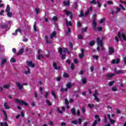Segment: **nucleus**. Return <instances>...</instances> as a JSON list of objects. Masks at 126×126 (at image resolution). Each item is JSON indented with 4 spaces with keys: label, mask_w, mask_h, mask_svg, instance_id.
Here are the masks:
<instances>
[{
    "label": "nucleus",
    "mask_w": 126,
    "mask_h": 126,
    "mask_svg": "<svg viewBox=\"0 0 126 126\" xmlns=\"http://www.w3.org/2000/svg\"><path fill=\"white\" fill-rule=\"evenodd\" d=\"M88 106L89 107V108H90V109H92V108H94V104H90V103H89L88 104Z\"/></svg>",
    "instance_id": "49530a36"
},
{
    "label": "nucleus",
    "mask_w": 126,
    "mask_h": 126,
    "mask_svg": "<svg viewBox=\"0 0 126 126\" xmlns=\"http://www.w3.org/2000/svg\"><path fill=\"white\" fill-rule=\"evenodd\" d=\"M45 40L47 44H51L52 43V41L50 39H48L47 36H45Z\"/></svg>",
    "instance_id": "5701e85b"
},
{
    "label": "nucleus",
    "mask_w": 126,
    "mask_h": 126,
    "mask_svg": "<svg viewBox=\"0 0 126 126\" xmlns=\"http://www.w3.org/2000/svg\"><path fill=\"white\" fill-rule=\"evenodd\" d=\"M24 73H25V74H28V73H30V69L29 68H28V70L25 71Z\"/></svg>",
    "instance_id": "de8ad7c7"
},
{
    "label": "nucleus",
    "mask_w": 126,
    "mask_h": 126,
    "mask_svg": "<svg viewBox=\"0 0 126 126\" xmlns=\"http://www.w3.org/2000/svg\"><path fill=\"white\" fill-rule=\"evenodd\" d=\"M15 102L17 103L18 104H19L20 105H24L26 106V107H27L28 106V103H26L24 100H19L17 98H16L15 99Z\"/></svg>",
    "instance_id": "f03ea898"
},
{
    "label": "nucleus",
    "mask_w": 126,
    "mask_h": 126,
    "mask_svg": "<svg viewBox=\"0 0 126 126\" xmlns=\"http://www.w3.org/2000/svg\"><path fill=\"white\" fill-rule=\"evenodd\" d=\"M66 126V124H65V123L64 122L61 123V126Z\"/></svg>",
    "instance_id": "774afa93"
},
{
    "label": "nucleus",
    "mask_w": 126,
    "mask_h": 126,
    "mask_svg": "<svg viewBox=\"0 0 126 126\" xmlns=\"http://www.w3.org/2000/svg\"><path fill=\"white\" fill-rule=\"evenodd\" d=\"M10 63H16V60L14 59V58H12L10 60Z\"/></svg>",
    "instance_id": "c03bdc74"
},
{
    "label": "nucleus",
    "mask_w": 126,
    "mask_h": 126,
    "mask_svg": "<svg viewBox=\"0 0 126 126\" xmlns=\"http://www.w3.org/2000/svg\"><path fill=\"white\" fill-rule=\"evenodd\" d=\"M114 71L115 72H116V73H118V74L121 73V74H124V73L126 72L125 71L123 70H117V69H114Z\"/></svg>",
    "instance_id": "9b49d317"
},
{
    "label": "nucleus",
    "mask_w": 126,
    "mask_h": 126,
    "mask_svg": "<svg viewBox=\"0 0 126 126\" xmlns=\"http://www.w3.org/2000/svg\"><path fill=\"white\" fill-rule=\"evenodd\" d=\"M110 122L111 124H115L116 123V121L115 120H112V119L110 120Z\"/></svg>",
    "instance_id": "680f3d73"
},
{
    "label": "nucleus",
    "mask_w": 126,
    "mask_h": 126,
    "mask_svg": "<svg viewBox=\"0 0 126 126\" xmlns=\"http://www.w3.org/2000/svg\"><path fill=\"white\" fill-rule=\"evenodd\" d=\"M7 62V60L6 59H4L2 60L0 63V66H1V65H3Z\"/></svg>",
    "instance_id": "f3484780"
},
{
    "label": "nucleus",
    "mask_w": 126,
    "mask_h": 126,
    "mask_svg": "<svg viewBox=\"0 0 126 126\" xmlns=\"http://www.w3.org/2000/svg\"><path fill=\"white\" fill-rule=\"evenodd\" d=\"M84 49H81V54H79V58L80 59H82V58H83V57H84Z\"/></svg>",
    "instance_id": "2eb2a0df"
},
{
    "label": "nucleus",
    "mask_w": 126,
    "mask_h": 126,
    "mask_svg": "<svg viewBox=\"0 0 126 126\" xmlns=\"http://www.w3.org/2000/svg\"><path fill=\"white\" fill-rule=\"evenodd\" d=\"M61 79H62V76H61L57 77L56 78V80L57 81H61Z\"/></svg>",
    "instance_id": "3c124183"
},
{
    "label": "nucleus",
    "mask_w": 126,
    "mask_h": 126,
    "mask_svg": "<svg viewBox=\"0 0 126 126\" xmlns=\"http://www.w3.org/2000/svg\"><path fill=\"white\" fill-rule=\"evenodd\" d=\"M65 105H68L69 104V102L68 101V100H67V99H65Z\"/></svg>",
    "instance_id": "bf43d9fd"
},
{
    "label": "nucleus",
    "mask_w": 126,
    "mask_h": 126,
    "mask_svg": "<svg viewBox=\"0 0 126 126\" xmlns=\"http://www.w3.org/2000/svg\"><path fill=\"white\" fill-rule=\"evenodd\" d=\"M115 41H116L117 43H119V42H120V40H119V36H115Z\"/></svg>",
    "instance_id": "4d7b16f0"
},
{
    "label": "nucleus",
    "mask_w": 126,
    "mask_h": 126,
    "mask_svg": "<svg viewBox=\"0 0 126 126\" xmlns=\"http://www.w3.org/2000/svg\"><path fill=\"white\" fill-rule=\"evenodd\" d=\"M63 48H62V47H60L59 50V54H60V55H62V54H63Z\"/></svg>",
    "instance_id": "8fccbe9b"
},
{
    "label": "nucleus",
    "mask_w": 126,
    "mask_h": 126,
    "mask_svg": "<svg viewBox=\"0 0 126 126\" xmlns=\"http://www.w3.org/2000/svg\"><path fill=\"white\" fill-rule=\"evenodd\" d=\"M69 46L71 50H73V43H71V42H69Z\"/></svg>",
    "instance_id": "7c9ffc66"
},
{
    "label": "nucleus",
    "mask_w": 126,
    "mask_h": 126,
    "mask_svg": "<svg viewBox=\"0 0 126 126\" xmlns=\"http://www.w3.org/2000/svg\"><path fill=\"white\" fill-rule=\"evenodd\" d=\"M86 111L85 110V107L83 106L82 107V112H83V113H84Z\"/></svg>",
    "instance_id": "338daca9"
},
{
    "label": "nucleus",
    "mask_w": 126,
    "mask_h": 126,
    "mask_svg": "<svg viewBox=\"0 0 126 126\" xmlns=\"http://www.w3.org/2000/svg\"><path fill=\"white\" fill-rule=\"evenodd\" d=\"M27 64L28 66H30L31 67H35V64L33 63L32 61H26Z\"/></svg>",
    "instance_id": "423d86ee"
},
{
    "label": "nucleus",
    "mask_w": 126,
    "mask_h": 126,
    "mask_svg": "<svg viewBox=\"0 0 126 126\" xmlns=\"http://www.w3.org/2000/svg\"><path fill=\"white\" fill-rule=\"evenodd\" d=\"M5 11V12H8L10 11V6H9V5H7Z\"/></svg>",
    "instance_id": "4be33fe9"
},
{
    "label": "nucleus",
    "mask_w": 126,
    "mask_h": 126,
    "mask_svg": "<svg viewBox=\"0 0 126 126\" xmlns=\"http://www.w3.org/2000/svg\"><path fill=\"white\" fill-rule=\"evenodd\" d=\"M115 75H116L114 73H110L106 74L105 76L107 78H111L112 77H113V76H115Z\"/></svg>",
    "instance_id": "4468645a"
},
{
    "label": "nucleus",
    "mask_w": 126,
    "mask_h": 126,
    "mask_svg": "<svg viewBox=\"0 0 126 126\" xmlns=\"http://www.w3.org/2000/svg\"><path fill=\"white\" fill-rule=\"evenodd\" d=\"M117 36L119 39H121V37L122 36V38L124 41H126V35L125 33H121L120 31L118 32Z\"/></svg>",
    "instance_id": "20e7f679"
},
{
    "label": "nucleus",
    "mask_w": 126,
    "mask_h": 126,
    "mask_svg": "<svg viewBox=\"0 0 126 126\" xmlns=\"http://www.w3.org/2000/svg\"><path fill=\"white\" fill-rule=\"evenodd\" d=\"M78 39L79 40H82L83 39V37L82 36V34H79L78 36Z\"/></svg>",
    "instance_id": "09e8293b"
},
{
    "label": "nucleus",
    "mask_w": 126,
    "mask_h": 126,
    "mask_svg": "<svg viewBox=\"0 0 126 126\" xmlns=\"http://www.w3.org/2000/svg\"><path fill=\"white\" fill-rule=\"evenodd\" d=\"M114 83H115V81L109 82L108 83V85L109 86H112V85H114Z\"/></svg>",
    "instance_id": "ea45409f"
},
{
    "label": "nucleus",
    "mask_w": 126,
    "mask_h": 126,
    "mask_svg": "<svg viewBox=\"0 0 126 126\" xmlns=\"http://www.w3.org/2000/svg\"><path fill=\"white\" fill-rule=\"evenodd\" d=\"M120 61H121V59H120V58H118L116 59V60H112V63H113V64L120 63Z\"/></svg>",
    "instance_id": "1a4fd4ad"
},
{
    "label": "nucleus",
    "mask_w": 126,
    "mask_h": 126,
    "mask_svg": "<svg viewBox=\"0 0 126 126\" xmlns=\"http://www.w3.org/2000/svg\"><path fill=\"white\" fill-rule=\"evenodd\" d=\"M91 72H93V71H94V66H92L91 67Z\"/></svg>",
    "instance_id": "69168bd1"
},
{
    "label": "nucleus",
    "mask_w": 126,
    "mask_h": 126,
    "mask_svg": "<svg viewBox=\"0 0 126 126\" xmlns=\"http://www.w3.org/2000/svg\"><path fill=\"white\" fill-rule=\"evenodd\" d=\"M41 59H44V56L42 54H38L36 56V59L41 61Z\"/></svg>",
    "instance_id": "dca6fc26"
},
{
    "label": "nucleus",
    "mask_w": 126,
    "mask_h": 126,
    "mask_svg": "<svg viewBox=\"0 0 126 126\" xmlns=\"http://www.w3.org/2000/svg\"><path fill=\"white\" fill-rule=\"evenodd\" d=\"M33 30L34 32H37V25L36 24V22H34L33 24Z\"/></svg>",
    "instance_id": "393cba45"
},
{
    "label": "nucleus",
    "mask_w": 126,
    "mask_h": 126,
    "mask_svg": "<svg viewBox=\"0 0 126 126\" xmlns=\"http://www.w3.org/2000/svg\"><path fill=\"white\" fill-rule=\"evenodd\" d=\"M90 3H91V4H97L96 0H93L92 1H90Z\"/></svg>",
    "instance_id": "a19ab883"
},
{
    "label": "nucleus",
    "mask_w": 126,
    "mask_h": 126,
    "mask_svg": "<svg viewBox=\"0 0 126 126\" xmlns=\"http://www.w3.org/2000/svg\"><path fill=\"white\" fill-rule=\"evenodd\" d=\"M105 21V18L101 19L99 22L100 24H101V23H103Z\"/></svg>",
    "instance_id": "0e129e2a"
},
{
    "label": "nucleus",
    "mask_w": 126,
    "mask_h": 126,
    "mask_svg": "<svg viewBox=\"0 0 126 126\" xmlns=\"http://www.w3.org/2000/svg\"><path fill=\"white\" fill-rule=\"evenodd\" d=\"M70 68L72 69V70H74V68H75V66L73 64V63H71Z\"/></svg>",
    "instance_id": "37998d69"
},
{
    "label": "nucleus",
    "mask_w": 126,
    "mask_h": 126,
    "mask_svg": "<svg viewBox=\"0 0 126 126\" xmlns=\"http://www.w3.org/2000/svg\"><path fill=\"white\" fill-rule=\"evenodd\" d=\"M93 59H94V60H96V61H98V59H99V56H98L97 55H93Z\"/></svg>",
    "instance_id": "58836bf2"
},
{
    "label": "nucleus",
    "mask_w": 126,
    "mask_h": 126,
    "mask_svg": "<svg viewBox=\"0 0 126 126\" xmlns=\"http://www.w3.org/2000/svg\"><path fill=\"white\" fill-rule=\"evenodd\" d=\"M63 77H64L65 78H68V77H69V75L67 73L64 72L63 74Z\"/></svg>",
    "instance_id": "b1692460"
},
{
    "label": "nucleus",
    "mask_w": 126,
    "mask_h": 126,
    "mask_svg": "<svg viewBox=\"0 0 126 126\" xmlns=\"http://www.w3.org/2000/svg\"><path fill=\"white\" fill-rule=\"evenodd\" d=\"M68 51V49L67 48H63V52L65 54Z\"/></svg>",
    "instance_id": "6e6d98bb"
},
{
    "label": "nucleus",
    "mask_w": 126,
    "mask_h": 126,
    "mask_svg": "<svg viewBox=\"0 0 126 126\" xmlns=\"http://www.w3.org/2000/svg\"><path fill=\"white\" fill-rule=\"evenodd\" d=\"M7 15L8 17L11 18L12 16H13V14L10 12H7Z\"/></svg>",
    "instance_id": "a878e982"
},
{
    "label": "nucleus",
    "mask_w": 126,
    "mask_h": 126,
    "mask_svg": "<svg viewBox=\"0 0 126 126\" xmlns=\"http://www.w3.org/2000/svg\"><path fill=\"white\" fill-rule=\"evenodd\" d=\"M82 82L83 84H86V83H87V80L86 79V78H82Z\"/></svg>",
    "instance_id": "c756f323"
},
{
    "label": "nucleus",
    "mask_w": 126,
    "mask_h": 126,
    "mask_svg": "<svg viewBox=\"0 0 126 126\" xmlns=\"http://www.w3.org/2000/svg\"><path fill=\"white\" fill-rule=\"evenodd\" d=\"M83 16H84V12H83V11H81L80 14L78 15V17H79V18L83 17Z\"/></svg>",
    "instance_id": "2f4dec72"
},
{
    "label": "nucleus",
    "mask_w": 126,
    "mask_h": 126,
    "mask_svg": "<svg viewBox=\"0 0 126 126\" xmlns=\"http://www.w3.org/2000/svg\"><path fill=\"white\" fill-rule=\"evenodd\" d=\"M53 67H54L55 69H58V66L57 65V63L56 62H54L53 63Z\"/></svg>",
    "instance_id": "72a5a7b5"
},
{
    "label": "nucleus",
    "mask_w": 126,
    "mask_h": 126,
    "mask_svg": "<svg viewBox=\"0 0 126 126\" xmlns=\"http://www.w3.org/2000/svg\"><path fill=\"white\" fill-rule=\"evenodd\" d=\"M119 6L123 9V10H126V8L123 6V5L119 4Z\"/></svg>",
    "instance_id": "5fc2aeb1"
},
{
    "label": "nucleus",
    "mask_w": 126,
    "mask_h": 126,
    "mask_svg": "<svg viewBox=\"0 0 126 126\" xmlns=\"http://www.w3.org/2000/svg\"><path fill=\"white\" fill-rule=\"evenodd\" d=\"M7 24H1L0 26V28H7Z\"/></svg>",
    "instance_id": "cd10ccee"
},
{
    "label": "nucleus",
    "mask_w": 126,
    "mask_h": 126,
    "mask_svg": "<svg viewBox=\"0 0 126 126\" xmlns=\"http://www.w3.org/2000/svg\"><path fill=\"white\" fill-rule=\"evenodd\" d=\"M115 53V49L113 48V47H109L108 48V54L111 56V55L114 54Z\"/></svg>",
    "instance_id": "0eeeda50"
},
{
    "label": "nucleus",
    "mask_w": 126,
    "mask_h": 126,
    "mask_svg": "<svg viewBox=\"0 0 126 126\" xmlns=\"http://www.w3.org/2000/svg\"><path fill=\"white\" fill-rule=\"evenodd\" d=\"M53 21H58V17L55 16L52 18Z\"/></svg>",
    "instance_id": "a18cd8bd"
},
{
    "label": "nucleus",
    "mask_w": 126,
    "mask_h": 126,
    "mask_svg": "<svg viewBox=\"0 0 126 126\" xmlns=\"http://www.w3.org/2000/svg\"><path fill=\"white\" fill-rule=\"evenodd\" d=\"M71 112L72 113L73 116H75L76 115V112L75 111V108H72L71 109Z\"/></svg>",
    "instance_id": "aec40b11"
},
{
    "label": "nucleus",
    "mask_w": 126,
    "mask_h": 126,
    "mask_svg": "<svg viewBox=\"0 0 126 126\" xmlns=\"http://www.w3.org/2000/svg\"><path fill=\"white\" fill-rule=\"evenodd\" d=\"M99 95V93H98V90H95L94 91V93L93 94L94 97V100L96 101V102H99V97H98L97 96Z\"/></svg>",
    "instance_id": "7ed1b4c3"
},
{
    "label": "nucleus",
    "mask_w": 126,
    "mask_h": 126,
    "mask_svg": "<svg viewBox=\"0 0 126 126\" xmlns=\"http://www.w3.org/2000/svg\"><path fill=\"white\" fill-rule=\"evenodd\" d=\"M48 95H49V93L48 92H46L45 94H44L45 98H48Z\"/></svg>",
    "instance_id": "603ef678"
},
{
    "label": "nucleus",
    "mask_w": 126,
    "mask_h": 126,
    "mask_svg": "<svg viewBox=\"0 0 126 126\" xmlns=\"http://www.w3.org/2000/svg\"><path fill=\"white\" fill-rule=\"evenodd\" d=\"M46 104H48V106H52V102H50L49 99H46Z\"/></svg>",
    "instance_id": "f704fd0d"
},
{
    "label": "nucleus",
    "mask_w": 126,
    "mask_h": 126,
    "mask_svg": "<svg viewBox=\"0 0 126 126\" xmlns=\"http://www.w3.org/2000/svg\"><path fill=\"white\" fill-rule=\"evenodd\" d=\"M96 21H97V19H93L92 26L94 28V31H96V30H97V29L96 28V27H97V23H96Z\"/></svg>",
    "instance_id": "39448f33"
},
{
    "label": "nucleus",
    "mask_w": 126,
    "mask_h": 126,
    "mask_svg": "<svg viewBox=\"0 0 126 126\" xmlns=\"http://www.w3.org/2000/svg\"><path fill=\"white\" fill-rule=\"evenodd\" d=\"M64 11L65 14H66V15H67V16H68V15H70V14L72 13L71 12H69V11H67V10H64Z\"/></svg>",
    "instance_id": "473e14b6"
},
{
    "label": "nucleus",
    "mask_w": 126,
    "mask_h": 126,
    "mask_svg": "<svg viewBox=\"0 0 126 126\" xmlns=\"http://www.w3.org/2000/svg\"><path fill=\"white\" fill-rule=\"evenodd\" d=\"M57 38V32L53 31L50 34V38L53 39L54 38Z\"/></svg>",
    "instance_id": "9d476101"
},
{
    "label": "nucleus",
    "mask_w": 126,
    "mask_h": 126,
    "mask_svg": "<svg viewBox=\"0 0 126 126\" xmlns=\"http://www.w3.org/2000/svg\"><path fill=\"white\" fill-rule=\"evenodd\" d=\"M17 32H19L20 33H21V29H17L15 30V34L16 35H17Z\"/></svg>",
    "instance_id": "e433bc0d"
},
{
    "label": "nucleus",
    "mask_w": 126,
    "mask_h": 126,
    "mask_svg": "<svg viewBox=\"0 0 126 126\" xmlns=\"http://www.w3.org/2000/svg\"><path fill=\"white\" fill-rule=\"evenodd\" d=\"M3 88H5V89H9L10 88V85L9 84H6L3 86Z\"/></svg>",
    "instance_id": "c85d7f7f"
},
{
    "label": "nucleus",
    "mask_w": 126,
    "mask_h": 126,
    "mask_svg": "<svg viewBox=\"0 0 126 126\" xmlns=\"http://www.w3.org/2000/svg\"><path fill=\"white\" fill-rule=\"evenodd\" d=\"M89 45L90 46H94V45H95V41L94 40H93L92 41H91L90 43H89Z\"/></svg>",
    "instance_id": "c9c22d12"
},
{
    "label": "nucleus",
    "mask_w": 126,
    "mask_h": 126,
    "mask_svg": "<svg viewBox=\"0 0 126 126\" xmlns=\"http://www.w3.org/2000/svg\"><path fill=\"white\" fill-rule=\"evenodd\" d=\"M66 88L63 89V88L62 87L60 89V92L62 93H64V92H67L68 89H70L71 87H72V84L71 83H68L66 85Z\"/></svg>",
    "instance_id": "f257e3e1"
},
{
    "label": "nucleus",
    "mask_w": 126,
    "mask_h": 126,
    "mask_svg": "<svg viewBox=\"0 0 126 126\" xmlns=\"http://www.w3.org/2000/svg\"><path fill=\"white\" fill-rule=\"evenodd\" d=\"M66 25L67 26H72V23L71 21H69L67 23H66Z\"/></svg>",
    "instance_id": "4c0bfd02"
},
{
    "label": "nucleus",
    "mask_w": 126,
    "mask_h": 126,
    "mask_svg": "<svg viewBox=\"0 0 126 126\" xmlns=\"http://www.w3.org/2000/svg\"><path fill=\"white\" fill-rule=\"evenodd\" d=\"M40 12V8H35V13L37 14H39Z\"/></svg>",
    "instance_id": "79ce46f5"
},
{
    "label": "nucleus",
    "mask_w": 126,
    "mask_h": 126,
    "mask_svg": "<svg viewBox=\"0 0 126 126\" xmlns=\"http://www.w3.org/2000/svg\"><path fill=\"white\" fill-rule=\"evenodd\" d=\"M103 40H104V38L103 37H98L96 40L97 44V45H100V44H103Z\"/></svg>",
    "instance_id": "6e6552de"
},
{
    "label": "nucleus",
    "mask_w": 126,
    "mask_h": 126,
    "mask_svg": "<svg viewBox=\"0 0 126 126\" xmlns=\"http://www.w3.org/2000/svg\"><path fill=\"white\" fill-rule=\"evenodd\" d=\"M4 107L5 110H8V109H10V107L7 106V102L4 103Z\"/></svg>",
    "instance_id": "412c9836"
},
{
    "label": "nucleus",
    "mask_w": 126,
    "mask_h": 126,
    "mask_svg": "<svg viewBox=\"0 0 126 126\" xmlns=\"http://www.w3.org/2000/svg\"><path fill=\"white\" fill-rule=\"evenodd\" d=\"M63 3L64 5H65V6H66L70 4V2L69 1V0H67V2H66L65 1H63Z\"/></svg>",
    "instance_id": "a211bd4d"
},
{
    "label": "nucleus",
    "mask_w": 126,
    "mask_h": 126,
    "mask_svg": "<svg viewBox=\"0 0 126 126\" xmlns=\"http://www.w3.org/2000/svg\"><path fill=\"white\" fill-rule=\"evenodd\" d=\"M51 94L52 96L54 97V99L56 100L57 99V94H56V93L54 91H52L51 92Z\"/></svg>",
    "instance_id": "bb28decb"
},
{
    "label": "nucleus",
    "mask_w": 126,
    "mask_h": 126,
    "mask_svg": "<svg viewBox=\"0 0 126 126\" xmlns=\"http://www.w3.org/2000/svg\"><path fill=\"white\" fill-rule=\"evenodd\" d=\"M24 53V48H22L20 50V51L18 53V55L19 56L20 55H22Z\"/></svg>",
    "instance_id": "6ab92c4d"
},
{
    "label": "nucleus",
    "mask_w": 126,
    "mask_h": 126,
    "mask_svg": "<svg viewBox=\"0 0 126 126\" xmlns=\"http://www.w3.org/2000/svg\"><path fill=\"white\" fill-rule=\"evenodd\" d=\"M112 91L116 92V91H118V89H117V88L116 87H113L112 88Z\"/></svg>",
    "instance_id": "13d9d810"
},
{
    "label": "nucleus",
    "mask_w": 126,
    "mask_h": 126,
    "mask_svg": "<svg viewBox=\"0 0 126 126\" xmlns=\"http://www.w3.org/2000/svg\"><path fill=\"white\" fill-rule=\"evenodd\" d=\"M98 122H101V118H99L98 119V120H95L94 123H93V125H92V126H97V124H98Z\"/></svg>",
    "instance_id": "f8f14e48"
},
{
    "label": "nucleus",
    "mask_w": 126,
    "mask_h": 126,
    "mask_svg": "<svg viewBox=\"0 0 126 126\" xmlns=\"http://www.w3.org/2000/svg\"><path fill=\"white\" fill-rule=\"evenodd\" d=\"M82 123V119L81 118L78 119V124L79 125H81Z\"/></svg>",
    "instance_id": "864d4df0"
},
{
    "label": "nucleus",
    "mask_w": 126,
    "mask_h": 126,
    "mask_svg": "<svg viewBox=\"0 0 126 126\" xmlns=\"http://www.w3.org/2000/svg\"><path fill=\"white\" fill-rule=\"evenodd\" d=\"M16 86H17V87H18V88L20 90H21L23 88V85L20 84V83H19V82H16Z\"/></svg>",
    "instance_id": "ddd939ff"
},
{
    "label": "nucleus",
    "mask_w": 126,
    "mask_h": 126,
    "mask_svg": "<svg viewBox=\"0 0 126 126\" xmlns=\"http://www.w3.org/2000/svg\"><path fill=\"white\" fill-rule=\"evenodd\" d=\"M62 60H65V55L63 54L61 57Z\"/></svg>",
    "instance_id": "052dcab7"
},
{
    "label": "nucleus",
    "mask_w": 126,
    "mask_h": 126,
    "mask_svg": "<svg viewBox=\"0 0 126 126\" xmlns=\"http://www.w3.org/2000/svg\"><path fill=\"white\" fill-rule=\"evenodd\" d=\"M72 123L73 124V125H77V121L76 120H73L72 121Z\"/></svg>",
    "instance_id": "e2e57ef3"
}]
</instances>
